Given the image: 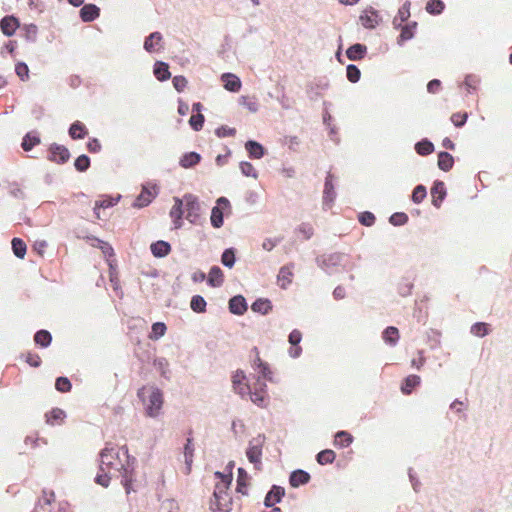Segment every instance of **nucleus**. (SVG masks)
I'll return each mask as SVG.
<instances>
[{"label":"nucleus","mask_w":512,"mask_h":512,"mask_svg":"<svg viewBox=\"0 0 512 512\" xmlns=\"http://www.w3.org/2000/svg\"><path fill=\"white\" fill-rule=\"evenodd\" d=\"M134 462L135 459L130 457L126 446L105 447L100 454V471L121 477V483L129 494L132 489Z\"/></svg>","instance_id":"obj_1"},{"label":"nucleus","mask_w":512,"mask_h":512,"mask_svg":"<svg viewBox=\"0 0 512 512\" xmlns=\"http://www.w3.org/2000/svg\"><path fill=\"white\" fill-rule=\"evenodd\" d=\"M218 481L215 484L213 499L210 508L212 512H230L232 510V498L228 494V489L232 481V474H223L215 472Z\"/></svg>","instance_id":"obj_2"},{"label":"nucleus","mask_w":512,"mask_h":512,"mask_svg":"<svg viewBox=\"0 0 512 512\" xmlns=\"http://www.w3.org/2000/svg\"><path fill=\"white\" fill-rule=\"evenodd\" d=\"M138 398L145 405L146 415L152 418L157 417L163 406V394L154 386H143L137 392Z\"/></svg>","instance_id":"obj_3"},{"label":"nucleus","mask_w":512,"mask_h":512,"mask_svg":"<svg viewBox=\"0 0 512 512\" xmlns=\"http://www.w3.org/2000/svg\"><path fill=\"white\" fill-rule=\"evenodd\" d=\"M265 444V436L264 435H258L257 437L253 438L249 442L248 449L246 451V456L248 460L254 464L256 469H260L262 462V449Z\"/></svg>","instance_id":"obj_4"},{"label":"nucleus","mask_w":512,"mask_h":512,"mask_svg":"<svg viewBox=\"0 0 512 512\" xmlns=\"http://www.w3.org/2000/svg\"><path fill=\"white\" fill-rule=\"evenodd\" d=\"M185 217L191 223H197L200 218V204L191 194L184 196Z\"/></svg>","instance_id":"obj_5"},{"label":"nucleus","mask_w":512,"mask_h":512,"mask_svg":"<svg viewBox=\"0 0 512 512\" xmlns=\"http://www.w3.org/2000/svg\"><path fill=\"white\" fill-rule=\"evenodd\" d=\"M359 21L363 27L373 29L380 23L381 16L376 9L370 6L362 11Z\"/></svg>","instance_id":"obj_6"},{"label":"nucleus","mask_w":512,"mask_h":512,"mask_svg":"<svg viewBox=\"0 0 512 512\" xmlns=\"http://www.w3.org/2000/svg\"><path fill=\"white\" fill-rule=\"evenodd\" d=\"M248 394H250V398L253 403L258 406H264L267 399L265 382H263L259 377L253 385V390L249 387Z\"/></svg>","instance_id":"obj_7"},{"label":"nucleus","mask_w":512,"mask_h":512,"mask_svg":"<svg viewBox=\"0 0 512 512\" xmlns=\"http://www.w3.org/2000/svg\"><path fill=\"white\" fill-rule=\"evenodd\" d=\"M49 159L58 164L66 163L70 158L69 150L62 145H52L49 149Z\"/></svg>","instance_id":"obj_8"},{"label":"nucleus","mask_w":512,"mask_h":512,"mask_svg":"<svg viewBox=\"0 0 512 512\" xmlns=\"http://www.w3.org/2000/svg\"><path fill=\"white\" fill-rule=\"evenodd\" d=\"M232 384L236 393L241 396L247 395L249 385L246 383V375L242 370H237L232 376Z\"/></svg>","instance_id":"obj_9"},{"label":"nucleus","mask_w":512,"mask_h":512,"mask_svg":"<svg viewBox=\"0 0 512 512\" xmlns=\"http://www.w3.org/2000/svg\"><path fill=\"white\" fill-rule=\"evenodd\" d=\"M185 213L184 198H174V205L170 210V217L173 219L175 228L181 227V220Z\"/></svg>","instance_id":"obj_10"},{"label":"nucleus","mask_w":512,"mask_h":512,"mask_svg":"<svg viewBox=\"0 0 512 512\" xmlns=\"http://www.w3.org/2000/svg\"><path fill=\"white\" fill-rule=\"evenodd\" d=\"M285 495V490L281 486L273 485L271 490L267 493L264 504L267 508L274 507L279 503Z\"/></svg>","instance_id":"obj_11"},{"label":"nucleus","mask_w":512,"mask_h":512,"mask_svg":"<svg viewBox=\"0 0 512 512\" xmlns=\"http://www.w3.org/2000/svg\"><path fill=\"white\" fill-rule=\"evenodd\" d=\"M446 196V189L445 185L442 181H436L434 182L432 188H431V197H432V204L439 208L442 201L444 200Z\"/></svg>","instance_id":"obj_12"},{"label":"nucleus","mask_w":512,"mask_h":512,"mask_svg":"<svg viewBox=\"0 0 512 512\" xmlns=\"http://www.w3.org/2000/svg\"><path fill=\"white\" fill-rule=\"evenodd\" d=\"M221 81L223 83L224 88L230 92H238L242 86L239 77L232 73L222 74Z\"/></svg>","instance_id":"obj_13"},{"label":"nucleus","mask_w":512,"mask_h":512,"mask_svg":"<svg viewBox=\"0 0 512 512\" xmlns=\"http://www.w3.org/2000/svg\"><path fill=\"white\" fill-rule=\"evenodd\" d=\"M217 204H218V206L213 207L212 212H211V224L215 228H219L223 224V213L219 206H221V205L227 206L229 204V201L226 198L221 197L217 200Z\"/></svg>","instance_id":"obj_14"},{"label":"nucleus","mask_w":512,"mask_h":512,"mask_svg":"<svg viewBox=\"0 0 512 512\" xmlns=\"http://www.w3.org/2000/svg\"><path fill=\"white\" fill-rule=\"evenodd\" d=\"M155 195H156L155 186H152V187L143 186L141 193L139 194V196L136 199L135 205L138 207H145L149 203H151V201L154 199Z\"/></svg>","instance_id":"obj_15"},{"label":"nucleus","mask_w":512,"mask_h":512,"mask_svg":"<svg viewBox=\"0 0 512 512\" xmlns=\"http://www.w3.org/2000/svg\"><path fill=\"white\" fill-rule=\"evenodd\" d=\"M301 340L302 333L297 329L292 330L288 338L289 343L293 346L289 351L291 357L296 358L301 354L302 349L299 346Z\"/></svg>","instance_id":"obj_16"},{"label":"nucleus","mask_w":512,"mask_h":512,"mask_svg":"<svg viewBox=\"0 0 512 512\" xmlns=\"http://www.w3.org/2000/svg\"><path fill=\"white\" fill-rule=\"evenodd\" d=\"M229 310L235 315H243L247 311V303L241 295L232 297L229 300Z\"/></svg>","instance_id":"obj_17"},{"label":"nucleus","mask_w":512,"mask_h":512,"mask_svg":"<svg viewBox=\"0 0 512 512\" xmlns=\"http://www.w3.org/2000/svg\"><path fill=\"white\" fill-rule=\"evenodd\" d=\"M19 27V21L14 16H6L0 22V28L4 35L12 36Z\"/></svg>","instance_id":"obj_18"},{"label":"nucleus","mask_w":512,"mask_h":512,"mask_svg":"<svg viewBox=\"0 0 512 512\" xmlns=\"http://www.w3.org/2000/svg\"><path fill=\"white\" fill-rule=\"evenodd\" d=\"M100 9L94 4H86L80 9V17L84 22H91L98 18Z\"/></svg>","instance_id":"obj_19"},{"label":"nucleus","mask_w":512,"mask_h":512,"mask_svg":"<svg viewBox=\"0 0 512 512\" xmlns=\"http://www.w3.org/2000/svg\"><path fill=\"white\" fill-rule=\"evenodd\" d=\"M293 280L292 267L283 266L278 273L277 281L281 288L286 289Z\"/></svg>","instance_id":"obj_20"},{"label":"nucleus","mask_w":512,"mask_h":512,"mask_svg":"<svg viewBox=\"0 0 512 512\" xmlns=\"http://www.w3.org/2000/svg\"><path fill=\"white\" fill-rule=\"evenodd\" d=\"M420 383L421 378L418 375H409L404 379L401 385V392L405 395H409Z\"/></svg>","instance_id":"obj_21"},{"label":"nucleus","mask_w":512,"mask_h":512,"mask_svg":"<svg viewBox=\"0 0 512 512\" xmlns=\"http://www.w3.org/2000/svg\"><path fill=\"white\" fill-rule=\"evenodd\" d=\"M310 475L304 470L293 471L290 475L289 482L292 487H298L300 485L308 483Z\"/></svg>","instance_id":"obj_22"},{"label":"nucleus","mask_w":512,"mask_h":512,"mask_svg":"<svg viewBox=\"0 0 512 512\" xmlns=\"http://www.w3.org/2000/svg\"><path fill=\"white\" fill-rule=\"evenodd\" d=\"M366 52H367L366 46L363 44L357 43V44L350 46L347 49L346 55L350 60L357 61V60L364 58Z\"/></svg>","instance_id":"obj_23"},{"label":"nucleus","mask_w":512,"mask_h":512,"mask_svg":"<svg viewBox=\"0 0 512 512\" xmlns=\"http://www.w3.org/2000/svg\"><path fill=\"white\" fill-rule=\"evenodd\" d=\"M224 275L218 266H213L208 274V284L212 287H219L223 284Z\"/></svg>","instance_id":"obj_24"},{"label":"nucleus","mask_w":512,"mask_h":512,"mask_svg":"<svg viewBox=\"0 0 512 512\" xmlns=\"http://www.w3.org/2000/svg\"><path fill=\"white\" fill-rule=\"evenodd\" d=\"M161 41V34L159 32H153L145 39L144 48L148 52H155L158 50Z\"/></svg>","instance_id":"obj_25"},{"label":"nucleus","mask_w":512,"mask_h":512,"mask_svg":"<svg viewBox=\"0 0 512 512\" xmlns=\"http://www.w3.org/2000/svg\"><path fill=\"white\" fill-rule=\"evenodd\" d=\"M151 252L155 257H165L171 251V246L168 242L157 241L151 244Z\"/></svg>","instance_id":"obj_26"},{"label":"nucleus","mask_w":512,"mask_h":512,"mask_svg":"<svg viewBox=\"0 0 512 512\" xmlns=\"http://www.w3.org/2000/svg\"><path fill=\"white\" fill-rule=\"evenodd\" d=\"M245 148L251 158L260 159L264 155L263 146L256 141H247L245 144Z\"/></svg>","instance_id":"obj_27"},{"label":"nucleus","mask_w":512,"mask_h":512,"mask_svg":"<svg viewBox=\"0 0 512 512\" xmlns=\"http://www.w3.org/2000/svg\"><path fill=\"white\" fill-rule=\"evenodd\" d=\"M65 418V412L60 408H54L46 414V422L49 425H60Z\"/></svg>","instance_id":"obj_28"},{"label":"nucleus","mask_w":512,"mask_h":512,"mask_svg":"<svg viewBox=\"0 0 512 512\" xmlns=\"http://www.w3.org/2000/svg\"><path fill=\"white\" fill-rule=\"evenodd\" d=\"M454 165V158L448 152H440L438 154V167L442 171L448 172Z\"/></svg>","instance_id":"obj_29"},{"label":"nucleus","mask_w":512,"mask_h":512,"mask_svg":"<svg viewBox=\"0 0 512 512\" xmlns=\"http://www.w3.org/2000/svg\"><path fill=\"white\" fill-rule=\"evenodd\" d=\"M249 484V476L243 468L238 469L236 491L242 495H247V487Z\"/></svg>","instance_id":"obj_30"},{"label":"nucleus","mask_w":512,"mask_h":512,"mask_svg":"<svg viewBox=\"0 0 512 512\" xmlns=\"http://www.w3.org/2000/svg\"><path fill=\"white\" fill-rule=\"evenodd\" d=\"M201 160L200 154L196 152H189L184 154L180 159V166L183 168H191L197 165Z\"/></svg>","instance_id":"obj_31"},{"label":"nucleus","mask_w":512,"mask_h":512,"mask_svg":"<svg viewBox=\"0 0 512 512\" xmlns=\"http://www.w3.org/2000/svg\"><path fill=\"white\" fill-rule=\"evenodd\" d=\"M87 134V128L80 121H76L70 126L69 135L72 139H83Z\"/></svg>","instance_id":"obj_32"},{"label":"nucleus","mask_w":512,"mask_h":512,"mask_svg":"<svg viewBox=\"0 0 512 512\" xmlns=\"http://www.w3.org/2000/svg\"><path fill=\"white\" fill-rule=\"evenodd\" d=\"M251 309L254 312L266 315L272 310V304L268 299L259 298L252 304Z\"/></svg>","instance_id":"obj_33"},{"label":"nucleus","mask_w":512,"mask_h":512,"mask_svg":"<svg viewBox=\"0 0 512 512\" xmlns=\"http://www.w3.org/2000/svg\"><path fill=\"white\" fill-rule=\"evenodd\" d=\"M399 331L396 327L394 326H389L387 327L384 332H383V339L384 341L391 345V346H394L397 344L398 340H399Z\"/></svg>","instance_id":"obj_34"},{"label":"nucleus","mask_w":512,"mask_h":512,"mask_svg":"<svg viewBox=\"0 0 512 512\" xmlns=\"http://www.w3.org/2000/svg\"><path fill=\"white\" fill-rule=\"evenodd\" d=\"M353 441V437L350 433L346 431H339L336 433L334 438V445L344 448L348 447Z\"/></svg>","instance_id":"obj_35"},{"label":"nucleus","mask_w":512,"mask_h":512,"mask_svg":"<svg viewBox=\"0 0 512 512\" xmlns=\"http://www.w3.org/2000/svg\"><path fill=\"white\" fill-rule=\"evenodd\" d=\"M154 74L159 81H165L170 78L169 67L164 62H157L154 68Z\"/></svg>","instance_id":"obj_36"},{"label":"nucleus","mask_w":512,"mask_h":512,"mask_svg":"<svg viewBox=\"0 0 512 512\" xmlns=\"http://www.w3.org/2000/svg\"><path fill=\"white\" fill-rule=\"evenodd\" d=\"M34 341L41 347H48L52 341V336L47 330H39L34 335Z\"/></svg>","instance_id":"obj_37"},{"label":"nucleus","mask_w":512,"mask_h":512,"mask_svg":"<svg viewBox=\"0 0 512 512\" xmlns=\"http://www.w3.org/2000/svg\"><path fill=\"white\" fill-rule=\"evenodd\" d=\"M11 244L15 256L20 259H23L26 255L27 249L25 242L20 238H13Z\"/></svg>","instance_id":"obj_38"},{"label":"nucleus","mask_w":512,"mask_h":512,"mask_svg":"<svg viewBox=\"0 0 512 512\" xmlns=\"http://www.w3.org/2000/svg\"><path fill=\"white\" fill-rule=\"evenodd\" d=\"M239 102L242 106H244L247 110L252 113H255L259 109V104L255 96H241Z\"/></svg>","instance_id":"obj_39"},{"label":"nucleus","mask_w":512,"mask_h":512,"mask_svg":"<svg viewBox=\"0 0 512 512\" xmlns=\"http://www.w3.org/2000/svg\"><path fill=\"white\" fill-rule=\"evenodd\" d=\"M415 150L419 155L426 156L434 151V145L428 140H421L415 145Z\"/></svg>","instance_id":"obj_40"},{"label":"nucleus","mask_w":512,"mask_h":512,"mask_svg":"<svg viewBox=\"0 0 512 512\" xmlns=\"http://www.w3.org/2000/svg\"><path fill=\"white\" fill-rule=\"evenodd\" d=\"M335 452L330 449L323 450L317 454V462L320 465L331 464L335 460Z\"/></svg>","instance_id":"obj_41"},{"label":"nucleus","mask_w":512,"mask_h":512,"mask_svg":"<svg viewBox=\"0 0 512 512\" xmlns=\"http://www.w3.org/2000/svg\"><path fill=\"white\" fill-rule=\"evenodd\" d=\"M190 307L196 313H203L206 311V301L202 296L195 295L191 299Z\"/></svg>","instance_id":"obj_42"},{"label":"nucleus","mask_w":512,"mask_h":512,"mask_svg":"<svg viewBox=\"0 0 512 512\" xmlns=\"http://www.w3.org/2000/svg\"><path fill=\"white\" fill-rule=\"evenodd\" d=\"M444 8L445 5L441 0H429L426 5V11L432 15L441 14Z\"/></svg>","instance_id":"obj_43"},{"label":"nucleus","mask_w":512,"mask_h":512,"mask_svg":"<svg viewBox=\"0 0 512 512\" xmlns=\"http://www.w3.org/2000/svg\"><path fill=\"white\" fill-rule=\"evenodd\" d=\"M323 193L325 200L333 201L335 197V192L331 174H328L326 177Z\"/></svg>","instance_id":"obj_44"},{"label":"nucleus","mask_w":512,"mask_h":512,"mask_svg":"<svg viewBox=\"0 0 512 512\" xmlns=\"http://www.w3.org/2000/svg\"><path fill=\"white\" fill-rule=\"evenodd\" d=\"M166 325L163 322H156L152 325L151 333L149 335L150 339L157 340L164 336L166 332Z\"/></svg>","instance_id":"obj_45"},{"label":"nucleus","mask_w":512,"mask_h":512,"mask_svg":"<svg viewBox=\"0 0 512 512\" xmlns=\"http://www.w3.org/2000/svg\"><path fill=\"white\" fill-rule=\"evenodd\" d=\"M255 365L259 369V373L262 378L271 380V371L269 365L261 360L260 357H257L255 360Z\"/></svg>","instance_id":"obj_46"},{"label":"nucleus","mask_w":512,"mask_h":512,"mask_svg":"<svg viewBox=\"0 0 512 512\" xmlns=\"http://www.w3.org/2000/svg\"><path fill=\"white\" fill-rule=\"evenodd\" d=\"M427 195L426 188L423 185H418L414 188L412 192V201L414 203H421Z\"/></svg>","instance_id":"obj_47"},{"label":"nucleus","mask_w":512,"mask_h":512,"mask_svg":"<svg viewBox=\"0 0 512 512\" xmlns=\"http://www.w3.org/2000/svg\"><path fill=\"white\" fill-rule=\"evenodd\" d=\"M71 382L67 377H58L55 382V388L59 392H69L71 390Z\"/></svg>","instance_id":"obj_48"},{"label":"nucleus","mask_w":512,"mask_h":512,"mask_svg":"<svg viewBox=\"0 0 512 512\" xmlns=\"http://www.w3.org/2000/svg\"><path fill=\"white\" fill-rule=\"evenodd\" d=\"M15 72L22 81L29 79V68L24 62L16 63Z\"/></svg>","instance_id":"obj_49"},{"label":"nucleus","mask_w":512,"mask_h":512,"mask_svg":"<svg viewBox=\"0 0 512 512\" xmlns=\"http://www.w3.org/2000/svg\"><path fill=\"white\" fill-rule=\"evenodd\" d=\"M74 166L80 172L86 171L90 166L89 157L86 155H80L79 157L76 158Z\"/></svg>","instance_id":"obj_50"},{"label":"nucleus","mask_w":512,"mask_h":512,"mask_svg":"<svg viewBox=\"0 0 512 512\" xmlns=\"http://www.w3.org/2000/svg\"><path fill=\"white\" fill-rule=\"evenodd\" d=\"M416 25H417L416 22H413L411 25L410 24L405 25L401 30L400 39L402 41H407V40H410L411 38H413Z\"/></svg>","instance_id":"obj_51"},{"label":"nucleus","mask_w":512,"mask_h":512,"mask_svg":"<svg viewBox=\"0 0 512 512\" xmlns=\"http://www.w3.org/2000/svg\"><path fill=\"white\" fill-rule=\"evenodd\" d=\"M189 124L195 131L201 130L204 124V116L201 113L192 115L189 119Z\"/></svg>","instance_id":"obj_52"},{"label":"nucleus","mask_w":512,"mask_h":512,"mask_svg":"<svg viewBox=\"0 0 512 512\" xmlns=\"http://www.w3.org/2000/svg\"><path fill=\"white\" fill-rule=\"evenodd\" d=\"M40 143V140L36 136H31L27 134L22 141V148L25 151H30L34 146Z\"/></svg>","instance_id":"obj_53"},{"label":"nucleus","mask_w":512,"mask_h":512,"mask_svg":"<svg viewBox=\"0 0 512 512\" xmlns=\"http://www.w3.org/2000/svg\"><path fill=\"white\" fill-rule=\"evenodd\" d=\"M221 261L226 267H233L235 263L234 251L232 249H226L222 254Z\"/></svg>","instance_id":"obj_54"},{"label":"nucleus","mask_w":512,"mask_h":512,"mask_svg":"<svg viewBox=\"0 0 512 512\" xmlns=\"http://www.w3.org/2000/svg\"><path fill=\"white\" fill-rule=\"evenodd\" d=\"M346 74L348 80L352 83H356L361 75L360 70L353 64L347 66Z\"/></svg>","instance_id":"obj_55"},{"label":"nucleus","mask_w":512,"mask_h":512,"mask_svg":"<svg viewBox=\"0 0 512 512\" xmlns=\"http://www.w3.org/2000/svg\"><path fill=\"white\" fill-rule=\"evenodd\" d=\"M471 332L478 337H483L488 334L489 328L486 323H476L471 327Z\"/></svg>","instance_id":"obj_56"},{"label":"nucleus","mask_w":512,"mask_h":512,"mask_svg":"<svg viewBox=\"0 0 512 512\" xmlns=\"http://www.w3.org/2000/svg\"><path fill=\"white\" fill-rule=\"evenodd\" d=\"M25 359V361L31 366V367H39L41 365V358L37 353L33 352H27L26 354L22 355Z\"/></svg>","instance_id":"obj_57"},{"label":"nucleus","mask_w":512,"mask_h":512,"mask_svg":"<svg viewBox=\"0 0 512 512\" xmlns=\"http://www.w3.org/2000/svg\"><path fill=\"white\" fill-rule=\"evenodd\" d=\"M390 223L394 226H401L407 223L408 216L405 213H394L389 219Z\"/></svg>","instance_id":"obj_58"},{"label":"nucleus","mask_w":512,"mask_h":512,"mask_svg":"<svg viewBox=\"0 0 512 512\" xmlns=\"http://www.w3.org/2000/svg\"><path fill=\"white\" fill-rule=\"evenodd\" d=\"M240 169L243 175L247 177L257 178V172L254 166L249 162H241Z\"/></svg>","instance_id":"obj_59"},{"label":"nucleus","mask_w":512,"mask_h":512,"mask_svg":"<svg viewBox=\"0 0 512 512\" xmlns=\"http://www.w3.org/2000/svg\"><path fill=\"white\" fill-rule=\"evenodd\" d=\"M359 222L364 226H372L375 223V216L373 213L365 211L359 215Z\"/></svg>","instance_id":"obj_60"},{"label":"nucleus","mask_w":512,"mask_h":512,"mask_svg":"<svg viewBox=\"0 0 512 512\" xmlns=\"http://www.w3.org/2000/svg\"><path fill=\"white\" fill-rule=\"evenodd\" d=\"M102 473L98 474L95 478V481L97 484L103 486V487H108L109 486V483H110V480L112 477H116V475H111L110 473H108L107 471H101Z\"/></svg>","instance_id":"obj_61"},{"label":"nucleus","mask_w":512,"mask_h":512,"mask_svg":"<svg viewBox=\"0 0 512 512\" xmlns=\"http://www.w3.org/2000/svg\"><path fill=\"white\" fill-rule=\"evenodd\" d=\"M173 86L178 92H183L187 86V79L184 76H175L173 78Z\"/></svg>","instance_id":"obj_62"},{"label":"nucleus","mask_w":512,"mask_h":512,"mask_svg":"<svg viewBox=\"0 0 512 512\" xmlns=\"http://www.w3.org/2000/svg\"><path fill=\"white\" fill-rule=\"evenodd\" d=\"M467 113H454L451 116V121L456 127H461L466 123L467 120Z\"/></svg>","instance_id":"obj_63"},{"label":"nucleus","mask_w":512,"mask_h":512,"mask_svg":"<svg viewBox=\"0 0 512 512\" xmlns=\"http://www.w3.org/2000/svg\"><path fill=\"white\" fill-rule=\"evenodd\" d=\"M185 462L190 467L193 458V447L191 439H187V443L184 449Z\"/></svg>","instance_id":"obj_64"}]
</instances>
